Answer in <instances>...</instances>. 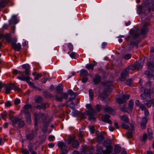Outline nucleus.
Segmentation results:
<instances>
[{"label":"nucleus","mask_w":154,"mask_h":154,"mask_svg":"<svg viewBox=\"0 0 154 154\" xmlns=\"http://www.w3.org/2000/svg\"><path fill=\"white\" fill-rule=\"evenodd\" d=\"M105 112L114 115L115 114L114 110L110 107L105 106L103 107Z\"/></svg>","instance_id":"obj_15"},{"label":"nucleus","mask_w":154,"mask_h":154,"mask_svg":"<svg viewBox=\"0 0 154 154\" xmlns=\"http://www.w3.org/2000/svg\"><path fill=\"white\" fill-rule=\"evenodd\" d=\"M128 69V68L125 69L121 73L119 79V80L120 81H125L126 77L128 76L129 72Z\"/></svg>","instance_id":"obj_6"},{"label":"nucleus","mask_w":154,"mask_h":154,"mask_svg":"<svg viewBox=\"0 0 154 154\" xmlns=\"http://www.w3.org/2000/svg\"><path fill=\"white\" fill-rule=\"evenodd\" d=\"M139 107L142 110H144L146 108L144 105L142 104H141L140 106H139Z\"/></svg>","instance_id":"obj_59"},{"label":"nucleus","mask_w":154,"mask_h":154,"mask_svg":"<svg viewBox=\"0 0 154 154\" xmlns=\"http://www.w3.org/2000/svg\"><path fill=\"white\" fill-rule=\"evenodd\" d=\"M9 119L12 122L13 125H14L16 124H17L18 127L22 128L23 126L24 123L21 119L19 118L16 116H10Z\"/></svg>","instance_id":"obj_4"},{"label":"nucleus","mask_w":154,"mask_h":154,"mask_svg":"<svg viewBox=\"0 0 154 154\" xmlns=\"http://www.w3.org/2000/svg\"><path fill=\"white\" fill-rule=\"evenodd\" d=\"M139 34L135 30H132L130 33V35H128L125 38L127 41L130 40V43L131 45H136V48H137L138 46L137 44L139 42L135 40L139 36Z\"/></svg>","instance_id":"obj_1"},{"label":"nucleus","mask_w":154,"mask_h":154,"mask_svg":"<svg viewBox=\"0 0 154 154\" xmlns=\"http://www.w3.org/2000/svg\"><path fill=\"white\" fill-rule=\"evenodd\" d=\"M9 2V0H2L0 1V11L4 8Z\"/></svg>","instance_id":"obj_22"},{"label":"nucleus","mask_w":154,"mask_h":154,"mask_svg":"<svg viewBox=\"0 0 154 154\" xmlns=\"http://www.w3.org/2000/svg\"><path fill=\"white\" fill-rule=\"evenodd\" d=\"M105 86L107 88V89L103 91L100 95L101 97L103 99L107 98L109 95L110 92H111V89L112 83L110 81H107L106 82L103 83Z\"/></svg>","instance_id":"obj_2"},{"label":"nucleus","mask_w":154,"mask_h":154,"mask_svg":"<svg viewBox=\"0 0 154 154\" xmlns=\"http://www.w3.org/2000/svg\"><path fill=\"white\" fill-rule=\"evenodd\" d=\"M77 54V53L74 52H72L70 54L69 56L72 58L74 59L75 58Z\"/></svg>","instance_id":"obj_49"},{"label":"nucleus","mask_w":154,"mask_h":154,"mask_svg":"<svg viewBox=\"0 0 154 154\" xmlns=\"http://www.w3.org/2000/svg\"><path fill=\"white\" fill-rule=\"evenodd\" d=\"M48 139L50 141H52L54 140L55 137L53 135H50L49 136Z\"/></svg>","instance_id":"obj_47"},{"label":"nucleus","mask_w":154,"mask_h":154,"mask_svg":"<svg viewBox=\"0 0 154 154\" xmlns=\"http://www.w3.org/2000/svg\"><path fill=\"white\" fill-rule=\"evenodd\" d=\"M95 113V111L93 109H89L86 111L85 114L89 116L88 119L89 120H93L94 121H95L96 118L93 116Z\"/></svg>","instance_id":"obj_11"},{"label":"nucleus","mask_w":154,"mask_h":154,"mask_svg":"<svg viewBox=\"0 0 154 154\" xmlns=\"http://www.w3.org/2000/svg\"><path fill=\"white\" fill-rule=\"evenodd\" d=\"M147 136L146 134H145L143 136L142 140L143 141H145L147 140Z\"/></svg>","instance_id":"obj_57"},{"label":"nucleus","mask_w":154,"mask_h":154,"mask_svg":"<svg viewBox=\"0 0 154 154\" xmlns=\"http://www.w3.org/2000/svg\"><path fill=\"white\" fill-rule=\"evenodd\" d=\"M34 117L35 123V125L38 124V120L42 119L43 120L46 119V117L45 114L42 113L38 114L37 113H35L34 115Z\"/></svg>","instance_id":"obj_8"},{"label":"nucleus","mask_w":154,"mask_h":154,"mask_svg":"<svg viewBox=\"0 0 154 154\" xmlns=\"http://www.w3.org/2000/svg\"><path fill=\"white\" fill-rule=\"evenodd\" d=\"M121 150V147L118 145H116L114 147V152L115 153H119Z\"/></svg>","instance_id":"obj_27"},{"label":"nucleus","mask_w":154,"mask_h":154,"mask_svg":"<svg viewBox=\"0 0 154 154\" xmlns=\"http://www.w3.org/2000/svg\"><path fill=\"white\" fill-rule=\"evenodd\" d=\"M122 126L123 128L125 129H128L129 128V126L124 123L122 124Z\"/></svg>","instance_id":"obj_63"},{"label":"nucleus","mask_w":154,"mask_h":154,"mask_svg":"<svg viewBox=\"0 0 154 154\" xmlns=\"http://www.w3.org/2000/svg\"><path fill=\"white\" fill-rule=\"evenodd\" d=\"M135 65L136 69L139 70L141 69L143 65V63L141 60H140L136 62L135 63Z\"/></svg>","instance_id":"obj_19"},{"label":"nucleus","mask_w":154,"mask_h":154,"mask_svg":"<svg viewBox=\"0 0 154 154\" xmlns=\"http://www.w3.org/2000/svg\"><path fill=\"white\" fill-rule=\"evenodd\" d=\"M140 96L141 99L143 100L146 99V97H147L144 93L141 94Z\"/></svg>","instance_id":"obj_56"},{"label":"nucleus","mask_w":154,"mask_h":154,"mask_svg":"<svg viewBox=\"0 0 154 154\" xmlns=\"http://www.w3.org/2000/svg\"><path fill=\"white\" fill-rule=\"evenodd\" d=\"M147 131L149 136V140H151L152 138V130L150 128H148L147 129Z\"/></svg>","instance_id":"obj_31"},{"label":"nucleus","mask_w":154,"mask_h":154,"mask_svg":"<svg viewBox=\"0 0 154 154\" xmlns=\"http://www.w3.org/2000/svg\"><path fill=\"white\" fill-rule=\"evenodd\" d=\"M42 109H43V110H45L46 109V105L45 104L43 103L41 104Z\"/></svg>","instance_id":"obj_64"},{"label":"nucleus","mask_w":154,"mask_h":154,"mask_svg":"<svg viewBox=\"0 0 154 154\" xmlns=\"http://www.w3.org/2000/svg\"><path fill=\"white\" fill-rule=\"evenodd\" d=\"M103 136L100 135L98 136L97 137V142L99 143H101L104 139Z\"/></svg>","instance_id":"obj_38"},{"label":"nucleus","mask_w":154,"mask_h":154,"mask_svg":"<svg viewBox=\"0 0 154 154\" xmlns=\"http://www.w3.org/2000/svg\"><path fill=\"white\" fill-rule=\"evenodd\" d=\"M42 75L41 73L38 74L34 77L35 80H38L39 78L42 77Z\"/></svg>","instance_id":"obj_45"},{"label":"nucleus","mask_w":154,"mask_h":154,"mask_svg":"<svg viewBox=\"0 0 154 154\" xmlns=\"http://www.w3.org/2000/svg\"><path fill=\"white\" fill-rule=\"evenodd\" d=\"M5 106L7 107H9L11 106V103L10 101H7L5 103Z\"/></svg>","instance_id":"obj_53"},{"label":"nucleus","mask_w":154,"mask_h":154,"mask_svg":"<svg viewBox=\"0 0 154 154\" xmlns=\"http://www.w3.org/2000/svg\"><path fill=\"white\" fill-rule=\"evenodd\" d=\"M147 119L146 117H143V118L142 122H141V123L146 124L147 123Z\"/></svg>","instance_id":"obj_60"},{"label":"nucleus","mask_w":154,"mask_h":154,"mask_svg":"<svg viewBox=\"0 0 154 154\" xmlns=\"http://www.w3.org/2000/svg\"><path fill=\"white\" fill-rule=\"evenodd\" d=\"M35 102L36 103H42L43 101V98L40 96H35Z\"/></svg>","instance_id":"obj_28"},{"label":"nucleus","mask_w":154,"mask_h":154,"mask_svg":"<svg viewBox=\"0 0 154 154\" xmlns=\"http://www.w3.org/2000/svg\"><path fill=\"white\" fill-rule=\"evenodd\" d=\"M12 88L11 85L8 84L5 85V93L7 94H9L11 90L12 89Z\"/></svg>","instance_id":"obj_24"},{"label":"nucleus","mask_w":154,"mask_h":154,"mask_svg":"<svg viewBox=\"0 0 154 154\" xmlns=\"http://www.w3.org/2000/svg\"><path fill=\"white\" fill-rule=\"evenodd\" d=\"M147 66L149 69H153L154 68V63L152 62H148L147 63Z\"/></svg>","instance_id":"obj_30"},{"label":"nucleus","mask_w":154,"mask_h":154,"mask_svg":"<svg viewBox=\"0 0 154 154\" xmlns=\"http://www.w3.org/2000/svg\"><path fill=\"white\" fill-rule=\"evenodd\" d=\"M132 136V132L129 131L127 134V137L128 138H130Z\"/></svg>","instance_id":"obj_62"},{"label":"nucleus","mask_w":154,"mask_h":154,"mask_svg":"<svg viewBox=\"0 0 154 154\" xmlns=\"http://www.w3.org/2000/svg\"><path fill=\"white\" fill-rule=\"evenodd\" d=\"M22 152L23 154H29V152L26 149H22Z\"/></svg>","instance_id":"obj_54"},{"label":"nucleus","mask_w":154,"mask_h":154,"mask_svg":"<svg viewBox=\"0 0 154 154\" xmlns=\"http://www.w3.org/2000/svg\"><path fill=\"white\" fill-rule=\"evenodd\" d=\"M59 147L61 150V154H66L67 152V148L66 144L63 142H59L57 143Z\"/></svg>","instance_id":"obj_7"},{"label":"nucleus","mask_w":154,"mask_h":154,"mask_svg":"<svg viewBox=\"0 0 154 154\" xmlns=\"http://www.w3.org/2000/svg\"><path fill=\"white\" fill-rule=\"evenodd\" d=\"M135 63L133 65H129L125 68H128V71H129V70H134L136 69L135 66Z\"/></svg>","instance_id":"obj_36"},{"label":"nucleus","mask_w":154,"mask_h":154,"mask_svg":"<svg viewBox=\"0 0 154 154\" xmlns=\"http://www.w3.org/2000/svg\"><path fill=\"white\" fill-rule=\"evenodd\" d=\"M17 78L23 81H26L28 82L30 80V77L28 76H25L23 75H22L21 76H19L17 77Z\"/></svg>","instance_id":"obj_20"},{"label":"nucleus","mask_w":154,"mask_h":154,"mask_svg":"<svg viewBox=\"0 0 154 154\" xmlns=\"http://www.w3.org/2000/svg\"><path fill=\"white\" fill-rule=\"evenodd\" d=\"M18 22V20L17 19V16L15 15H13L11 20L9 21V25H11L13 23L14 24H17Z\"/></svg>","instance_id":"obj_21"},{"label":"nucleus","mask_w":154,"mask_h":154,"mask_svg":"<svg viewBox=\"0 0 154 154\" xmlns=\"http://www.w3.org/2000/svg\"><path fill=\"white\" fill-rule=\"evenodd\" d=\"M88 72L85 69H83L80 70V75L82 76H85L88 75Z\"/></svg>","instance_id":"obj_29"},{"label":"nucleus","mask_w":154,"mask_h":154,"mask_svg":"<svg viewBox=\"0 0 154 154\" xmlns=\"http://www.w3.org/2000/svg\"><path fill=\"white\" fill-rule=\"evenodd\" d=\"M145 104L149 108L151 107V105L153 103V100H149L145 101Z\"/></svg>","instance_id":"obj_33"},{"label":"nucleus","mask_w":154,"mask_h":154,"mask_svg":"<svg viewBox=\"0 0 154 154\" xmlns=\"http://www.w3.org/2000/svg\"><path fill=\"white\" fill-rule=\"evenodd\" d=\"M20 103V100L19 99H16L14 101V103L16 105H17Z\"/></svg>","instance_id":"obj_58"},{"label":"nucleus","mask_w":154,"mask_h":154,"mask_svg":"<svg viewBox=\"0 0 154 154\" xmlns=\"http://www.w3.org/2000/svg\"><path fill=\"white\" fill-rule=\"evenodd\" d=\"M22 67L25 70H28L29 69V66L28 64H23L22 65Z\"/></svg>","instance_id":"obj_43"},{"label":"nucleus","mask_w":154,"mask_h":154,"mask_svg":"<svg viewBox=\"0 0 154 154\" xmlns=\"http://www.w3.org/2000/svg\"><path fill=\"white\" fill-rule=\"evenodd\" d=\"M125 83L127 85L131 86L133 82L131 79H129L126 81Z\"/></svg>","instance_id":"obj_41"},{"label":"nucleus","mask_w":154,"mask_h":154,"mask_svg":"<svg viewBox=\"0 0 154 154\" xmlns=\"http://www.w3.org/2000/svg\"><path fill=\"white\" fill-rule=\"evenodd\" d=\"M96 108L98 112H100L102 108V106L101 105L99 104H97L96 106Z\"/></svg>","instance_id":"obj_51"},{"label":"nucleus","mask_w":154,"mask_h":154,"mask_svg":"<svg viewBox=\"0 0 154 154\" xmlns=\"http://www.w3.org/2000/svg\"><path fill=\"white\" fill-rule=\"evenodd\" d=\"M75 138L71 137L69 138L68 141V144H72V146L73 147L76 148L79 145V142L77 140H74Z\"/></svg>","instance_id":"obj_10"},{"label":"nucleus","mask_w":154,"mask_h":154,"mask_svg":"<svg viewBox=\"0 0 154 154\" xmlns=\"http://www.w3.org/2000/svg\"><path fill=\"white\" fill-rule=\"evenodd\" d=\"M67 46L69 50L72 51L73 49V47L72 44L71 43H69L67 44Z\"/></svg>","instance_id":"obj_39"},{"label":"nucleus","mask_w":154,"mask_h":154,"mask_svg":"<svg viewBox=\"0 0 154 154\" xmlns=\"http://www.w3.org/2000/svg\"><path fill=\"white\" fill-rule=\"evenodd\" d=\"M97 65V63L94 61L93 64H87L86 67L88 69H91L93 70L94 69V67L96 66Z\"/></svg>","instance_id":"obj_23"},{"label":"nucleus","mask_w":154,"mask_h":154,"mask_svg":"<svg viewBox=\"0 0 154 154\" xmlns=\"http://www.w3.org/2000/svg\"><path fill=\"white\" fill-rule=\"evenodd\" d=\"M132 55L130 54H127L123 56V58L126 60H128L130 59Z\"/></svg>","instance_id":"obj_40"},{"label":"nucleus","mask_w":154,"mask_h":154,"mask_svg":"<svg viewBox=\"0 0 154 154\" xmlns=\"http://www.w3.org/2000/svg\"><path fill=\"white\" fill-rule=\"evenodd\" d=\"M69 94L72 96L71 97L69 98V100L70 101H72L74 99H75L77 95L76 93L73 92L71 90H69L68 91Z\"/></svg>","instance_id":"obj_14"},{"label":"nucleus","mask_w":154,"mask_h":154,"mask_svg":"<svg viewBox=\"0 0 154 154\" xmlns=\"http://www.w3.org/2000/svg\"><path fill=\"white\" fill-rule=\"evenodd\" d=\"M12 85V89H13L14 90L17 91H20V89L19 87L16 86H15L14 85Z\"/></svg>","instance_id":"obj_44"},{"label":"nucleus","mask_w":154,"mask_h":154,"mask_svg":"<svg viewBox=\"0 0 154 154\" xmlns=\"http://www.w3.org/2000/svg\"><path fill=\"white\" fill-rule=\"evenodd\" d=\"M121 119L126 123H128L129 121L128 118L125 116H122L120 117Z\"/></svg>","instance_id":"obj_35"},{"label":"nucleus","mask_w":154,"mask_h":154,"mask_svg":"<svg viewBox=\"0 0 154 154\" xmlns=\"http://www.w3.org/2000/svg\"><path fill=\"white\" fill-rule=\"evenodd\" d=\"M144 93L148 97L150 98L151 96V93L150 92V90L148 89H145L144 90Z\"/></svg>","instance_id":"obj_32"},{"label":"nucleus","mask_w":154,"mask_h":154,"mask_svg":"<svg viewBox=\"0 0 154 154\" xmlns=\"http://www.w3.org/2000/svg\"><path fill=\"white\" fill-rule=\"evenodd\" d=\"M37 135V133L36 131H32L31 133L26 135V137L27 139L31 140Z\"/></svg>","instance_id":"obj_13"},{"label":"nucleus","mask_w":154,"mask_h":154,"mask_svg":"<svg viewBox=\"0 0 154 154\" xmlns=\"http://www.w3.org/2000/svg\"><path fill=\"white\" fill-rule=\"evenodd\" d=\"M110 116L106 114L102 117L103 121L104 122L110 124L112 123V122L109 119Z\"/></svg>","instance_id":"obj_16"},{"label":"nucleus","mask_w":154,"mask_h":154,"mask_svg":"<svg viewBox=\"0 0 154 154\" xmlns=\"http://www.w3.org/2000/svg\"><path fill=\"white\" fill-rule=\"evenodd\" d=\"M11 45L12 47L16 51H19L21 48V45L19 43L16 44L12 42L11 44Z\"/></svg>","instance_id":"obj_18"},{"label":"nucleus","mask_w":154,"mask_h":154,"mask_svg":"<svg viewBox=\"0 0 154 154\" xmlns=\"http://www.w3.org/2000/svg\"><path fill=\"white\" fill-rule=\"evenodd\" d=\"M101 79V76L98 74H96L93 79V82L95 84H97L100 83Z\"/></svg>","instance_id":"obj_17"},{"label":"nucleus","mask_w":154,"mask_h":154,"mask_svg":"<svg viewBox=\"0 0 154 154\" xmlns=\"http://www.w3.org/2000/svg\"><path fill=\"white\" fill-rule=\"evenodd\" d=\"M153 72L154 73V72H152V73H151L148 71H145L144 72V73L145 75L148 76V79L154 80Z\"/></svg>","instance_id":"obj_25"},{"label":"nucleus","mask_w":154,"mask_h":154,"mask_svg":"<svg viewBox=\"0 0 154 154\" xmlns=\"http://www.w3.org/2000/svg\"><path fill=\"white\" fill-rule=\"evenodd\" d=\"M62 95V97L63 99H66L68 97V94L66 93H62L60 94Z\"/></svg>","instance_id":"obj_42"},{"label":"nucleus","mask_w":154,"mask_h":154,"mask_svg":"<svg viewBox=\"0 0 154 154\" xmlns=\"http://www.w3.org/2000/svg\"><path fill=\"white\" fill-rule=\"evenodd\" d=\"M143 6H140L138 7L137 12L139 14H140L142 12Z\"/></svg>","instance_id":"obj_52"},{"label":"nucleus","mask_w":154,"mask_h":154,"mask_svg":"<svg viewBox=\"0 0 154 154\" xmlns=\"http://www.w3.org/2000/svg\"><path fill=\"white\" fill-rule=\"evenodd\" d=\"M112 141L109 139L105 140L103 143V146L106 147V149L104 152L107 151L106 154H110L112 151L113 147L111 145Z\"/></svg>","instance_id":"obj_5"},{"label":"nucleus","mask_w":154,"mask_h":154,"mask_svg":"<svg viewBox=\"0 0 154 154\" xmlns=\"http://www.w3.org/2000/svg\"><path fill=\"white\" fill-rule=\"evenodd\" d=\"M32 107V105L27 103L25 104L23 107L25 116L27 122L29 124H30L31 123V120L30 113L27 110V109H31Z\"/></svg>","instance_id":"obj_3"},{"label":"nucleus","mask_w":154,"mask_h":154,"mask_svg":"<svg viewBox=\"0 0 154 154\" xmlns=\"http://www.w3.org/2000/svg\"><path fill=\"white\" fill-rule=\"evenodd\" d=\"M1 115L2 118L3 119H5L7 116V113L6 112H4Z\"/></svg>","instance_id":"obj_48"},{"label":"nucleus","mask_w":154,"mask_h":154,"mask_svg":"<svg viewBox=\"0 0 154 154\" xmlns=\"http://www.w3.org/2000/svg\"><path fill=\"white\" fill-rule=\"evenodd\" d=\"M130 96L129 94H123L121 97L117 99V102L119 104L123 103L126 100L129 99Z\"/></svg>","instance_id":"obj_9"},{"label":"nucleus","mask_w":154,"mask_h":154,"mask_svg":"<svg viewBox=\"0 0 154 154\" xmlns=\"http://www.w3.org/2000/svg\"><path fill=\"white\" fill-rule=\"evenodd\" d=\"M134 106V101L133 100H130L129 101L128 106L130 108V110L131 111L133 110Z\"/></svg>","instance_id":"obj_34"},{"label":"nucleus","mask_w":154,"mask_h":154,"mask_svg":"<svg viewBox=\"0 0 154 154\" xmlns=\"http://www.w3.org/2000/svg\"><path fill=\"white\" fill-rule=\"evenodd\" d=\"M149 25V23H145L141 28L140 34L142 35H145L148 31V26Z\"/></svg>","instance_id":"obj_12"},{"label":"nucleus","mask_w":154,"mask_h":154,"mask_svg":"<svg viewBox=\"0 0 154 154\" xmlns=\"http://www.w3.org/2000/svg\"><path fill=\"white\" fill-rule=\"evenodd\" d=\"M89 128L91 132V133H94L95 131L94 128L93 126H89Z\"/></svg>","instance_id":"obj_50"},{"label":"nucleus","mask_w":154,"mask_h":154,"mask_svg":"<svg viewBox=\"0 0 154 154\" xmlns=\"http://www.w3.org/2000/svg\"><path fill=\"white\" fill-rule=\"evenodd\" d=\"M63 87L62 85H58L56 88V90L58 93L61 94L63 93Z\"/></svg>","instance_id":"obj_26"},{"label":"nucleus","mask_w":154,"mask_h":154,"mask_svg":"<svg viewBox=\"0 0 154 154\" xmlns=\"http://www.w3.org/2000/svg\"><path fill=\"white\" fill-rule=\"evenodd\" d=\"M144 111L145 116H148L149 115V112L148 109L146 108L144 110Z\"/></svg>","instance_id":"obj_61"},{"label":"nucleus","mask_w":154,"mask_h":154,"mask_svg":"<svg viewBox=\"0 0 154 154\" xmlns=\"http://www.w3.org/2000/svg\"><path fill=\"white\" fill-rule=\"evenodd\" d=\"M126 106L125 105H124L123 107L120 108V110L122 111L126 112L127 111V109L125 107Z\"/></svg>","instance_id":"obj_55"},{"label":"nucleus","mask_w":154,"mask_h":154,"mask_svg":"<svg viewBox=\"0 0 154 154\" xmlns=\"http://www.w3.org/2000/svg\"><path fill=\"white\" fill-rule=\"evenodd\" d=\"M55 100L57 101L61 102L62 101V98L61 97H58L57 95H56L55 96Z\"/></svg>","instance_id":"obj_46"},{"label":"nucleus","mask_w":154,"mask_h":154,"mask_svg":"<svg viewBox=\"0 0 154 154\" xmlns=\"http://www.w3.org/2000/svg\"><path fill=\"white\" fill-rule=\"evenodd\" d=\"M89 94L91 100H92L93 99L94 96L93 91L91 89H89Z\"/></svg>","instance_id":"obj_37"}]
</instances>
